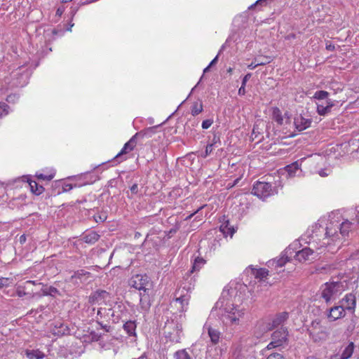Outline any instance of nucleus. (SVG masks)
<instances>
[{
  "label": "nucleus",
  "instance_id": "58",
  "mask_svg": "<svg viewBox=\"0 0 359 359\" xmlns=\"http://www.w3.org/2000/svg\"><path fill=\"white\" fill-rule=\"evenodd\" d=\"M15 99H18L16 95H9L6 97V101L8 102H14Z\"/></svg>",
  "mask_w": 359,
  "mask_h": 359
},
{
  "label": "nucleus",
  "instance_id": "43",
  "mask_svg": "<svg viewBox=\"0 0 359 359\" xmlns=\"http://www.w3.org/2000/svg\"><path fill=\"white\" fill-rule=\"evenodd\" d=\"M12 283V279L9 278H4L1 277L0 278V289H2L3 287H7L11 285Z\"/></svg>",
  "mask_w": 359,
  "mask_h": 359
},
{
  "label": "nucleus",
  "instance_id": "23",
  "mask_svg": "<svg viewBox=\"0 0 359 359\" xmlns=\"http://www.w3.org/2000/svg\"><path fill=\"white\" fill-rule=\"evenodd\" d=\"M100 238V236L95 231L85 232L81 236V240L88 244L95 243Z\"/></svg>",
  "mask_w": 359,
  "mask_h": 359
},
{
  "label": "nucleus",
  "instance_id": "15",
  "mask_svg": "<svg viewBox=\"0 0 359 359\" xmlns=\"http://www.w3.org/2000/svg\"><path fill=\"white\" fill-rule=\"evenodd\" d=\"M297 259L299 262H306L315 259L316 252L309 248H304L296 253Z\"/></svg>",
  "mask_w": 359,
  "mask_h": 359
},
{
  "label": "nucleus",
  "instance_id": "45",
  "mask_svg": "<svg viewBox=\"0 0 359 359\" xmlns=\"http://www.w3.org/2000/svg\"><path fill=\"white\" fill-rule=\"evenodd\" d=\"M35 176L38 180H40L50 181L53 178V175H46L42 173H40V174L36 173Z\"/></svg>",
  "mask_w": 359,
  "mask_h": 359
},
{
  "label": "nucleus",
  "instance_id": "29",
  "mask_svg": "<svg viewBox=\"0 0 359 359\" xmlns=\"http://www.w3.org/2000/svg\"><path fill=\"white\" fill-rule=\"evenodd\" d=\"M272 119L279 126H282L283 124V117L280 109L277 107L272 108Z\"/></svg>",
  "mask_w": 359,
  "mask_h": 359
},
{
  "label": "nucleus",
  "instance_id": "64",
  "mask_svg": "<svg viewBox=\"0 0 359 359\" xmlns=\"http://www.w3.org/2000/svg\"><path fill=\"white\" fill-rule=\"evenodd\" d=\"M133 359H148L147 355L146 353H144L140 357L138 358H133Z\"/></svg>",
  "mask_w": 359,
  "mask_h": 359
},
{
  "label": "nucleus",
  "instance_id": "27",
  "mask_svg": "<svg viewBox=\"0 0 359 359\" xmlns=\"http://www.w3.org/2000/svg\"><path fill=\"white\" fill-rule=\"evenodd\" d=\"M25 354L29 359H43L45 357V354L39 349H26Z\"/></svg>",
  "mask_w": 359,
  "mask_h": 359
},
{
  "label": "nucleus",
  "instance_id": "50",
  "mask_svg": "<svg viewBox=\"0 0 359 359\" xmlns=\"http://www.w3.org/2000/svg\"><path fill=\"white\" fill-rule=\"evenodd\" d=\"M90 334L92 335L93 339H94L95 341H98L102 337V334H104V333L96 332L95 331H92L90 332Z\"/></svg>",
  "mask_w": 359,
  "mask_h": 359
},
{
  "label": "nucleus",
  "instance_id": "61",
  "mask_svg": "<svg viewBox=\"0 0 359 359\" xmlns=\"http://www.w3.org/2000/svg\"><path fill=\"white\" fill-rule=\"evenodd\" d=\"M296 38V34H294V33H291V34H289L288 35H287L285 39V40H287V41H290V40H292V39H294Z\"/></svg>",
  "mask_w": 359,
  "mask_h": 359
},
{
  "label": "nucleus",
  "instance_id": "24",
  "mask_svg": "<svg viewBox=\"0 0 359 359\" xmlns=\"http://www.w3.org/2000/svg\"><path fill=\"white\" fill-rule=\"evenodd\" d=\"M29 184L30 191L36 196H39L44 191L42 185L39 184L35 180H31L29 177H25Z\"/></svg>",
  "mask_w": 359,
  "mask_h": 359
},
{
  "label": "nucleus",
  "instance_id": "19",
  "mask_svg": "<svg viewBox=\"0 0 359 359\" xmlns=\"http://www.w3.org/2000/svg\"><path fill=\"white\" fill-rule=\"evenodd\" d=\"M90 273L83 269L77 270L71 276V280L75 284H81L87 281Z\"/></svg>",
  "mask_w": 359,
  "mask_h": 359
},
{
  "label": "nucleus",
  "instance_id": "3",
  "mask_svg": "<svg viewBox=\"0 0 359 359\" xmlns=\"http://www.w3.org/2000/svg\"><path fill=\"white\" fill-rule=\"evenodd\" d=\"M164 335L171 342H180L182 336V326L177 320H170L165 323Z\"/></svg>",
  "mask_w": 359,
  "mask_h": 359
},
{
  "label": "nucleus",
  "instance_id": "33",
  "mask_svg": "<svg viewBox=\"0 0 359 359\" xmlns=\"http://www.w3.org/2000/svg\"><path fill=\"white\" fill-rule=\"evenodd\" d=\"M289 261L290 258L285 254L282 253L280 258L272 260V265L275 264L276 267H282Z\"/></svg>",
  "mask_w": 359,
  "mask_h": 359
},
{
  "label": "nucleus",
  "instance_id": "21",
  "mask_svg": "<svg viewBox=\"0 0 359 359\" xmlns=\"http://www.w3.org/2000/svg\"><path fill=\"white\" fill-rule=\"evenodd\" d=\"M222 224L220 225V231L223 233L225 236H232L235 233V229L233 226H229V221L224 215L222 219H220Z\"/></svg>",
  "mask_w": 359,
  "mask_h": 359
},
{
  "label": "nucleus",
  "instance_id": "26",
  "mask_svg": "<svg viewBox=\"0 0 359 359\" xmlns=\"http://www.w3.org/2000/svg\"><path fill=\"white\" fill-rule=\"evenodd\" d=\"M288 317L289 313L285 311L278 313L271 323L273 329L283 323Z\"/></svg>",
  "mask_w": 359,
  "mask_h": 359
},
{
  "label": "nucleus",
  "instance_id": "5",
  "mask_svg": "<svg viewBox=\"0 0 359 359\" xmlns=\"http://www.w3.org/2000/svg\"><path fill=\"white\" fill-rule=\"evenodd\" d=\"M288 332L286 328L281 327L271 334V341L267 345L266 348L269 350L273 348H283L288 344Z\"/></svg>",
  "mask_w": 359,
  "mask_h": 359
},
{
  "label": "nucleus",
  "instance_id": "44",
  "mask_svg": "<svg viewBox=\"0 0 359 359\" xmlns=\"http://www.w3.org/2000/svg\"><path fill=\"white\" fill-rule=\"evenodd\" d=\"M16 294L19 297H22L27 294L25 292V286L18 285L16 288Z\"/></svg>",
  "mask_w": 359,
  "mask_h": 359
},
{
  "label": "nucleus",
  "instance_id": "14",
  "mask_svg": "<svg viewBox=\"0 0 359 359\" xmlns=\"http://www.w3.org/2000/svg\"><path fill=\"white\" fill-rule=\"evenodd\" d=\"M317 113L320 116H325L330 113L332 108L335 105V100L327 99L325 102H318Z\"/></svg>",
  "mask_w": 359,
  "mask_h": 359
},
{
  "label": "nucleus",
  "instance_id": "60",
  "mask_svg": "<svg viewBox=\"0 0 359 359\" xmlns=\"http://www.w3.org/2000/svg\"><path fill=\"white\" fill-rule=\"evenodd\" d=\"M27 241V236L25 234H22L19 238V242L20 244H24Z\"/></svg>",
  "mask_w": 359,
  "mask_h": 359
},
{
  "label": "nucleus",
  "instance_id": "11",
  "mask_svg": "<svg viewBox=\"0 0 359 359\" xmlns=\"http://www.w3.org/2000/svg\"><path fill=\"white\" fill-rule=\"evenodd\" d=\"M344 310L353 313L356 306V297L353 293L346 294L339 302Z\"/></svg>",
  "mask_w": 359,
  "mask_h": 359
},
{
  "label": "nucleus",
  "instance_id": "57",
  "mask_svg": "<svg viewBox=\"0 0 359 359\" xmlns=\"http://www.w3.org/2000/svg\"><path fill=\"white\" fill-rule=\"evenodd\" d=\"M204 205H202L201 206L200 208H198L195 212H194L193 213H191V215H188L186 218H185V220H189L192 218V217L196 215V213H198L201 210H202L203 208Z\"/></svg>",
  "mask_w": 359,
  "mask_h": 359
},
{
  "label": "nucleus",
  "instance_id": "25",
  "mask_svg": "<svg viewBox=\"0 0 359 359\" xmlns=\"http://www.w3.org/2000/svg\"><path fill=\"white\" fill-rule=\"evenodd\" d=\"M136 327L137 324L135 320L126 321L123 325L124 331L130 337H136Z\"/></svg>",
  "mask_w": 359,
  "mask_h": 359
},
{
  "label": "nucleus",
  "instance_id": "28",
  "mask_svg": "<svg viewBox=\"0 0 359 359\" xmlns=\"http://www.w3.org/2000/svg\"><path fill=\"white\" fill-rule=\"evenodd\" d=\"M208 333L212 344H217L219 343L221 335V333L219 330L210 327L208 329Z\"/></svg>",
  "mask_w": 359,
  "mask_h": 359
},
{
  "label": "nucleus",
  "instance_id": "31",
  "mask_svg": "<svg viewBox=\"0 0 359 359\" xmlns=\"http://www.w3.org/2000/svg\"><path fill=\"white\" fill-rule=\"evenodd\" d=\"M175 359H194L187 349H181L174 353Z\"/></svg>",
  "mask_w": 359,
  "mask_h": 359
},
{
  "label": "nucleus",
  "instance_id": "18",
  "mask_svg": "<svg viewBox=\"0 0 359 359\" xmlns=\"http://www.w3.org/2000/svg\"><path fill=\"white\" fill-rule=\"evenodd\" d=\"M110 297V294L106 290H97L93 292L89 297V302L91 304L98 303Z\"/></svg>",
  "mask_w": 359,
  "mask_h": 359
},
{
  "label": "nucleus",
  "instance_id": "36",
  "mask_svg": "<svg viewBox=\"0 0 359 359\" xmlns=\"http://www.w3.org/2000/svg\"><path fill=\"white\" fill-rule=\"evenodd\" d=\"M329 93L325 90H318L314 93L313 98L319 100L320 102L328 98Z\"/></svg>",
  "mask_w": 359,
  "mask_h": 359
},
{
  "label": "nucleus",
  "instance_id": "54",
  "mask_svg": "<svg viewBox=\"0 0 359 359\" xmlns=\"http://www.w3.org/2000/svg\"><path fill=\"white\" fill-rule=\"evenodd\" d=\"M224 45H223V46H222V48H221V49L219 50V53H218V54H219V53H220L224 50ZM218 55H217V56H216V57H215V58H214V59H213V60L210 62V64H209V67H211L212 66H213L214 65H215V64L217 63V60H218Z\"/></svg>",
  "mask_w": 359,
  "mask_h": 359
},
{
  "label": "nucleus",
  "instance_id": "22",
  "mask_svg": "<svg viewBox=\"0 0 359 359\" xmlns=\"http://www.w3.org/2000/svg\"><path fill=\"white\" fill-rule=\"evenodd\" d=\"M53 334L57 336H63L69 334L68 326L63 323L56 322L52 328Z\"/></svg>",
  "mask_w": 359,
  "mask_h": 359
},
{
  "label": "nucleus",
  "instance_id": "20",
  "mask_svg": "<svg viewBox=\"0 0 359 359\" xmlns=\"http://www.w3.org/2000/svg\"><path fill=\"white\" fill-rule=\"evenodd\" d=\"M160 125L149 127L147 128H144L135 134V137H136L137 140H143L145 138H150L151 137L156 133L157 128L159 127Z\"/></svg>",
  "mask_w": 359,
  "mask_h": 359
},
{
  "label": "nucleus",
  "instance_id": "34",
  "mask_svg": "<svg viewBox=\"0 0 359 359\" xmlns=\"http://www.w3.org/2000/svg\"><path fill=\"white\" fill-rule=\"evenodd\" d=\"M203 103L201 101L194 102L191 107V114L195 116L203 111Z\"/></svg>",
  "mask_w": 359,
  "mask_h": 359
},
{
  "label": "nucleus",
  "instance_id": "46",
  "mask_svg": "<svg viewBox=\"0 0 359 359\" xmlns=\"http://www.w3.org/2000/svg\"><path fill=\"white\" fill-rule=\"evenodd\" d=\"M96 323L100 326V327L104 330V332H109L111 330V327L107 324H103L102 322L99 320H96Z\"/></svg>",
  "mask_w": 359,
  "mask_h": 359
},
{
  "label": "nucleus",
  "instance_id": "6",
  "mask_svg": "<svg viewBox=\"0 0 359 359\" xmlns=\"http://www.w3.org/2000/svg\"><path fill=\"white\" fill-rule=\"evenodd\" d=\"M30 74L31 73L27 69H24L23 66L19 67L11 74V86L16 88L24 87L28 83Z\"/></svg>",
  "mask_w": 359,
  "mask_h": 359
},
{
  "label": "nucleus",
  "instance_id": "40",
  "mask_svg": "<svg viewBox=\"0 0 359 359\" xmlns=\"http://www.w3.org/2000/svg\"><path fill=\"white\" fill-rule=\"evenodd\" d=\"M299 164L296 161V162H294L290 165H287L286 167H285V170L286 171L288 172V174L290 175H292L295 173V172L299 170Z\"/></svg>",
  "mask_w": 359,
  "mask_h": 359
},
{
  "label": "nucleus",
  "instance_id": "53",
  "mask_svg": "<svg viewBox=\"0 0 359 359\" xmlns=\"http://www.w3.org/2000/svg\"><path fill=\"white\" fill-rule=\"evenodd\" d=\"M267 1L268 0H257L255 4H252L250 6H249L248 9H252L255 6H257L259 5L266 4Z\"/></svg>",
  "mask_w": 359,
  "mask_h": 359
},
{
  "label": "nucleus",
  "instance_id": "62",
  "mask_svg": "<svg viewBox=\"0 0 359 359\" xmlns=\"http://www.w3.org/2000/svg\"><path fill=\"white\" fill-rule=\"evenodd\" d=\"M258 65H257V63L255 62V60L254 62H252L250 65H248V68L250 69H255V67H257Z\"/></svg>",
  "mask_w": 359,
  "mask_h": 359
},
{
  "label": "nucleus",
  "instance_id": "59",
  "mask_svg": "<svg viewBox=\"0 0 359 359\" xmlns=\"http://www.w3.org/2000/svg\"><path fill=\"white\" fill-rule=\"evenodd\" d=\"M326 49L330 51H334L335 50V46L332 43H327Z\"/></svg>",
  "mask_w": 359,
  "mask_h": 359
},
{
  "label": "nucleus",
  "instance_id": "32",
  "mask_svg": "<svg viewBox=\"0 0 359 359\" xmlns=\"http://www.w3.org/2000/svg\"><path fill=\"white\" fill-rule=\"evenodd\" d=\"M354 344L353 342H351L343 351L341 354V359H348L351 358L353 353Z\"/></svg>",
  "mask_w": 359,
  "mask_h": 359
},
{
  "label": "nucleus",
  "instance_id": "47",
  "mask_svg": "<svg viewBox=\"0 0 359 359\" xmlns=\"http://www.w3.org/2000/svg\"><path fill=\"white\" fill-rule=\"evenodd\" d=\"M212 123H213V119H212V118L204 120L202 122V128L206 130V129L209 128L212 126Z\"/></svg>",
  "mask_w": 359,
  "mask_h": 359
},
{
  "label": "nucleus",
  "instance_id": "16",
  "mask_svg": "<svg viewBox=\"0 0 359 359\" xmlns=\"http://www.w3.org/2000/svg\"><path fill=\"white\" fill-rule=\"evenodd\" d=\"M311 122V118H304L302 114L297 116L294 119L295 128L298 131H302L309 128Z\"/></svg>",
  "mask_w": 359,
  "mask_h": 359
},
{
  "label": "nucleus",
  "instance_id": "63",
  "mask_svg": "<svg viewBox=\"0 0 359 359\" xmlns=\"http://www.w3.org/2000/svg\"><path fill=\"white\" fill-rule=\"evenodd\" d=\"M106 219V217H104V218H102L101 216H95V220L98 222L99 221L100 222H104Z\"/></svg>",
  "mask_w": 359,
  "mask_h": 359
},
{
  "label": "nucleus",
  "instance_id": "42",
  "mask_svg": "<svg viewBox=\"0 0 359 359\" xmlns=\"http://www.w3.org/2000/svg\"><path fill=\"white\" fill-rule=\"evenodd\" d=\"M104 311V313H107V315L109 316L110 315L111 316H114V311L111 309H102L100 308L98 311H97V320H100V319H101L102 318V311Z\"/></svg>",
  "mask_w": 359,
  "mask_h": 359
},
{
  "label": "nucleus",
  "instance_id": "13",
  "mask_svg": "<svg viewBox=\"0 0 359 359\" xmlns=\"http://www.w3.org/2000/svg\"><path fill=\"white\" fill-rule=\"evenodd\" d=\"M327 317L330 321H335L346 316L345 311L339 305L334 306L327 309Z\"/></svg>",
  "mask_w": 359,
  "mask_h": 359
},
{
  "label": "nucleus",
  "instance_id": "12",
  "mask_svg": "<svg viewBox=\"0 0 359 359\" xmlns=\"http://www.w3.org/2000/svg\"><path fill=\"white\" fill-rule=\"evenodd\" d=\"M137 139L135 137V135L128 141L121 150L119 153L116 154L115 156V160L118 162H121L123 160H126V158H123V156L124 154H128L129 151H131L134 149L137 144Z\"/></svg>",
  "mask_w": 359,
  "mask_h": 359
},
{
  "label": "nucleus",
  "instance_id": "55",
  "mask_svg": "<svg viewBox=\"0 0 359 359\" xmlns=\"http://www.w3.org/2000/svg\"><path fill=\"white\" fill-rule=\"evenodd\" d=\"M217 143L220 144L219 137L217 136L216 134H214L213 138H212V143H210V144H212V147H213V146H215Z\"/></svg>",
  "mask_w": 359,
  "mask_h": 359
},
{
  "label": "nucleus",
  "instance_id": "41",
  "mask_svg": "<svg viewBox=\"0 0 359 359\" xmlns=\"http://www.w3.org/2000/svg\"><path fill=\"white\" fill-rule=\"evenodd\" d=\"M9 106L5 102H0V118L8 114Z\"/></svg>",
  "mask_w": 359,
  "mask_h": 359
},
{
  "label": "nucleus",
  "instance_id": "49",
  "mask_svg": "<svg viewBox=\"0 0 359 359\" xmlns=\"http://www.w3.org/2000/svg\"><path fill=\"white\" fill-rule=\"evenodd\" d=\"M266 359H286L282 354L278 353H273L270 354Z\"/></svg>",
  "mask_w": 359,
  "mask_h": 359
},
{
  "label": "nucleus",
  "instance_id": "56",
  "mask_svg": "<svg viewBox=\"0 0 359 359\" xmlns=\"http://www.w3.org/2000/svg\"><path fill=\"white\" fill-rule=\"evenodd\" d=\"M72 188H73L72 184H65L62 186V191H63V192L69 191H70L71 189H72Z\"/></svg>",
  "mask_w": 359,
  "mask_h": 359
},
{
  "label": "nucleus",
  "instance_id": "8",
  "mask_svg": "<svg viewBox=\"0 0 359 359\" xmlns=\"http://www.w3.org/2000/svg\"><path fill=\"white\" fill-rule=\"evenodd\" d=\"M275 189L271 184L266 182L257 181L252 189V194L259 198H265L273 194Z\"/></svg>",
  "mask_w": 359,
  "mask_h": 359
},
{
  "label": "nucleus",
  "instance_id": "39",
  "mask_svg": "<svg viewBox=\"0 0 359 359\" xmlns=\"http://www.w3.org/2000/svg\"><path fill=\"white\" fill-rule=\"evenodd\" d=\"M42 293L44 296H55L56 294H59V290L53 286H50L43 289Z\"/></svg>",
  "mask_w": 359,
  "mask_h": 359
},
{
  "label": "nucleus",
  "instance_id": "1",
  "mask_svg": "<svg viewBox=\"0 0 359 359\" xmlns=\"http://www.w3.org/2000/svg\"><path fill=\"white\" fill-rule=\"evenodd\" d=\"M346 287L345 281L332 278L330 281L323 284L320 288V297L329 304L332 300L339 296Z\"/></svg>",
  "mask_w": 359,
  "mask_h": 359
},
{
  "label": "nucleus",
  "instance_id": "38",
  "mask_svg": "<svg viewBox=\"0 0 359 359\" xmlns=\"http://www.w3.org/2000/svg\"><path fill=\"white\" fill-rule=\"evenodd\" d=\"M254 275L256 278L263 280L268 276L269 271L266 269L260 268L256 270V271L254 273Z\"/></svg>",
  "mask_w": 359,
  "mask_h": 359
},
{
  "label": "nucleus",
  "instance_id": "7",
  "mask_svg": "<svg viewBox=\"0 0 359 359\" xmlns=\"http://www.w3.org/2000/svg\"><path fill=\"white\" fill-rule=\"evenodd\" d=\"M191 295L189 290L184 287L179 288L175 292V299L172 304L177 308L180 313H183L187 311Z\"/></svg>",
  "mask_w": 359,
  "mask_h": 359
},
{
  "label": "nucleus",
  "instance_id": "4",
  "mask_svg": "<svg viewBox=\"0 0 359 359\" xmlns=\"http://www.w3.org/2000/svg\"><path fill=\"white\" fill-rule=\"evenodd\" d=\"M222 320L231 325L237 324L239 318L244 315L243 309H238L234 304H226L223 309H220Z\"/></svg>",
  "mask_w": 359,
  "mask_h": 359
},
{
  "label": "nucleus",
  "instance_id": "35",
  "mask_svg": "<svg viewBox=\"0 0 359 359\" xmlns=\"http://www.w3.org/2000/svg\"><path fill=\"white\" fill-rule=\"evenodd\" d=\"M272 57L270 56L261 55L255 58V62L258 66L265 65L272 61Z\"/></svg>",
  "mask_w": 359,
  "mask_h": 359
},
{
  "label": "nucleus",
  "instance_id": "2",
  "mask_svg": "<svg viewBox=\"0 0 359 359\" xmlns=\"http://www.w3.org/2000/svg\"><path fill=\"white\" fill-rule=\"evenodd\" d=\"M307 331L310 338L315 343L326 341L330 335L329 329L317 319L311 322Z\"/></svg>",
  "mask_w": 359,
  "mask_h": 359
},
{
  "label": "nucleus",
  "instance_id": "37",
  "mask_svg": "<svg viewBox=\"0 0 359 359\" xmlns=\"http://www.w3.org/2000/svg\"><path fill=\"white\" fill-rule=\"evenodd\" d=\"M252 74L250 73L247 74L242 80L241 86L238 89V95H244L245 94V85L247 81L250 79Z\"/></svg>",
  "mask_w": 359,
  "mask_h": 359
},
{
  "label": "nucleus",
  "instance_id": "30",
  "mask_svg": "<svg viewBox=\"0 0 359 359\" xmlns=\"http://www.w3.org/2000/svg\"><path fill=\"white\" fill-rule=\"evenodd\" d=\"M205 262L206 261L203 258L199 257H196L194 259L190 272L194 273V271H199L201 269V267L205 264Z\"/></svg>",
  "mask_w": 359,
  "mask_h": 359
},
{
  "label": "nucleus",
  "instance_id": "52",
  "mask_svg": "<svg viewBox=\"0 0 359 359\" xmlns=\"http://www.w3.org/2000/svg\"><path fill=\"white\" fill-rule=\"evenodd\" d=\"M130 192L132 194H137L138 192H139V188H138V184H133L130 187Z\"/></svg>",
  "mask_w": 359,
  "mask_h": 359
},
{
  "label": "nucleus",
  "instance_id": "48",
  "mask_svg": "<svg viewBox=\"0 0 359 359\" xmlns=\"http://www.w3.org/2000/svg\"><path fill=\"white\" fill-rule=\"evenodd\" d=\"M212 144H208L205 147V152L201 154L203 158H206L208 155H210L212 151Z\"/></svg>",
  "mask_w": 359,
  "mask_h": 359
},
{
  "label": "nucleus",
  "instance_id": "9",
  "mask_svg": "<svg viewBox=\"0 0 359 359\" xmlns=\"http://www.w3.org/2000/svg\"><path fill=\"white\" fill-rule=\"evenodd\" d=\"M129 285L140 291L146 292L150 285L149 278L147 275L137 274L129 280Z\"/></svg>",
  "mask_w": 359,
  "mask_h": 359
},
{
  "label": "nucleus",
  "instance_id": "17",
  "mask_svg": "<svg viewBox=\"0 0 359 359\" xmlns=\"http://www.w3.org/2000/svg\"><path fill=\"white\" fill-rule=\"evenodd\" d=\"M273 329L270 322L259 321L256 325L254 330V335L257 338H260L262 335Z\"/></svg>",
  "mask_w": 359,
  "mask_h": 359
},
{
  "label": "nucleus",
  "instance_id": "10",
  "mask_svg": "<svg viewBox=\"0 0 359 359\" xmlns=\"http://www.w3.org/2000/svg\"><path fill=\"white\" fill-rule=\"evenodd\" d=\"M352 224L348 221L343 222L337 228H332V224L330 226L326 227L325 236L326 237H335L337 236V229H339V232L342 236H348L351 231Z\"/></svg>",
  "mask_w": 359,
  "mask_h": 359
},
{
  "label": "nucleus",
  "instance_id": "51",
  "mask_svg": "<svg viewBox=\"0 0 359 359\" xmlns=\"http://www.w3.org/2000/svg\"><path fill=\"white\" fill-rule=\"evenodd\" d=\"M260 135V132L259 131V128L257 126H254L252 133V138L254 140L257 138L258 135Z\"/></svg>",
  "mask_w": 359,
  "mask_h": 359
}]
</instances>
